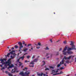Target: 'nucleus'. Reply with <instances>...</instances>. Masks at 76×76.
I'll list each match as a JSON object with an SVG mask.
<instances>
[{
  "label": "nucleus",
  "instance_id": "1",
  "mask_svg": "<svg viewBox=\"0 0 76 76\" xmlns=\"http://www.w3.org/2000/svg\"><path fill=\"white\" fill-rule=\"evenodd\" d=\"M0 61H1V63H2V65L4 64V66L1 69V70L5 69L7 67V66H9V65H10V64H11V61H10V59L8 60L7 61L5 62L4 61H6V59L5 58H4L3 59H1V58L0 59Z\"/></svg>",
  "mask_w": 76,
  "mask_h": 76
},
{
  "label": "nucleus",
  "instance_id": "2",
  "mask_svg": "<svg viewBox=\"0 0 76 76\" xmlns=\"http://www.w3.org/2000/svg\"><path fill=\"white\" fill-rule=\"evenodd\" d=\"M67 48V47L66 46L65 48L64 49V50L62 52L63 53V54L65 56H67V55H71V54H73V52L72 51H66Z\"/></svg>",
  "mask_w": 76,
  "mask_h": 76
},
{
  "label": "nucleus",
  "instance_id": "3",
  "mask_svg": "<svg viewBox=\"0 0 76 76\" xmlns=\"http://www.w3.org/2000/svg\"><path fill=\"white\" fill-rule=\"evenodd\" d=\"M30 74V72H28V71H27L24 73L22 71L20 72L19 74V75L21 76H28V75H29Z\"/></svg>",
  "mask_w": 76,
  "mask_h": 76
},
{
  "label": "nucleus",
  "instance_id": "4",
  "mask_svg": "<svg viewBox=\"0 0 76 76\" xmlns=\"http://www.w3.org/2000/svg\"><path fill=\"white\" fill-rule=\"evenodd\" d=\"M18 44L20 46L19 48L20 49L18 50V51L20 52V54H22V52L21 51V50H22V48H23V46L22 43L20 42H18Z\"/></svg>",
  "mask_w": 76,
  "mask_h": 76
},
{
  "label": "nucleus",
  "instance_id": "5",
  "mask_svg": "<svg viewBox=\"0 0 76 76\" xmlns=\"http://www.w3.org/2000/svg\"><path fill=\"white\" fill-rule=\"evenodd\" d=\"M75 56H69L68 58L66 57V56H65L64 57V58H65V60H67V59H70V58H74L75 57Z\"/></svg>",
  "mask_w": 76,
  "mask_h": 76
},
{
  "label": "nucleus",
  "instance_id": "6",
  "mask_svg": "<svg viewBox=\"0 0 76 76\" xmlns=\"http://www.w3.org/2000/svg\"><path fill=\"white\" fill-rule=\"evenodd\" d=\"M15 50H12L11 52L8 53L7 55V57H9V56L10 55V54H11L12 55H15Z\"/></svg>",
  "mask_w": 76,
  "mask_h": 76
},
{
  "label": "nucleus",
  "instance_id": "7",
  "mask_svg": "<svg viewBox=\"0 0 76 76\" xmlns=\"http://www.w3.org/2000/svg\"><path fill=\"white\" fill-rule=\"evenodd\" d=\"M25 58V56L23 55L22 56L20 57L19 58V59H21V60H23L24 58Z\"/></svg>",
  "mask_w": 76,
  "mask_h": 76
},
{
  "label": "nucleus",
  "instance_id": "8",
  "mask_svg": "<svg viewBox=\"0 0 76 76\" xmlns=\"http://www.w3.org/2000/svg\"><path fill=\"white\" fill-rule=\"evenodd\" d=\"M8 66H9L10 68H12V67H14V65L13 64H12L11 65H10H10H8Z\"/></svg>",
  "mask_w": 76,
  "mask_h": 76
},
{
  "label": "nucleus",
  "instance_id": "9",
  "mask_svg": "<svg viewBox=\"0 0 76 76\" xmlns=\"http://www.w3.org/2000/svg\"><path fill=\"white\" fill-rule=\"evenodd\" d=\"M71 50H73V49L72 48H69L67 49V51H71Z\"/></svg>",
  "mask_w": 76,
  "mask_h": 76
},
{
  "label": "nucleus",
  "instance_id": "10",
  "mask_svg": "<svg viewBox=\"0 0 76 76\" xmlns=\"http://www.w3.org/2000/svg\"><path fill=\"white\" fill-rule=\"evenodd\" d=\"M16 56V54H15V55H14L13 56L12 55L10 57H11V59H13V58H14V56Z\"/></svg>",
  "mask_w": 76,
  "mask_h": 76
},
{
  "label": "nucleus",
  "instance_id": "11",
  "mask_svg": "<svg viewBox=\"0 0 76 76\" xmlns=\"http://www.w3.org/2000/svg\"><path fill=\"white\" fill-rule=\"evenodd\" d=\"M65 59V58H63V60H62V61L61 62V64H64V59Z\"/></svg>",
  "mask_w": 76,
  "mask_h": 76
},
{
  "label": "nucleus",
  "instance_id": "12",
  "mask_svg": "<svg viewBox=\"0 0 76 76\" xmlns=\"http://www.w3.org/2000/svg\"><path fill=\"white\" fill-rule=\"evenodd\" d=\"M43 75V73H41V74L39 73L37 74V75L38 76H42Z\"/></svg>",
  "mask_w": 76,
  "mask_h": 76
},
{
  "label": "nucleus",
  "instance_id": "13",
  "mask_svg": "<svg viewBox=\"0 0 76 76\" xmlns=\"http://www.w3.org/2000/svg\"><path fill=\"white\" fill-rule=\"evenodd\" d=\"M74 45V42L73 41L71 42V44H70V45Z\"/></svg>",
  "mask_w": 76,
  "mask_h": 76
},
{
  "label": "nucleus",
  "instance_id": "14",
  "mask_svg": "<svg viewBox=\"0 0 76 76\" xmlns=\"http://www.w3.org/2000/svg\"><path fill=\"white\" fill-rule=\"evenodd\" d=\"M61 62H60V64H59L58 65L57 67H59L60 66H61Z\"/></svg>",
  "mask_w": 76,
  "mask_h": 76
},
{
  "label": "nucleus",
  "instance_id": "15",
  "mask_svg": "<svg viewBox=\"0 0 76 76\" xmlns=\"http://www.w3.org/2000/svg\"><path fill=\"white\" fill-rule=\"evenodd\" d=\"M38 61V59H34V60L33 61L34 62H37V61Z\"/></svg>",
  "mask_w": 76,
  "mask_h": 76
},
{
  "label": "nucleus",
  "instance_id": "16",
  "mask_svg": "<svg viewBox=\"0 0 76 76\" xmlns=\"http://www.w3.org/2000/svg\"><path fill=\"white\" fill-rule=\"evenodd\" d=\"M14 47L15 49H17L19 48V47L17 45H15Z\"/></svg>",
  "mask_w": 76,
  "mask_h": 76
},
{
  "label": "nucleus",
  "instance_id": "17",
  "mask_svg": "<svg viewBox=\"0 0 76 76\" xmlns=\"http://www.w3.org/2000/svg\"><path fill=\"white\" fill-rule=\"evenodd\" d=\"M52 72L51 73V74H53L54 73H56V71H55V70H53L52 71Z\"/></svg>",
  "mask_w": 76,
  "mask_h": 76
},
{
  "label": "nucleus",
  "instance_id": "18",
  "mask_svg": "<svg viewBox=\"0 0 76 76\" xmlns=\"http://www.w3.org/2000/svg\"><path fill=\"white\" fill-rule=\"evenodd\" d=\"M30 64H32V65H33V64H34V62L32 61V62H30Z\"/></svg>",
  "mask_w": 76,
  "mask_h": 76
},
{
  "label": "nucleus",
  "instance_id": "19",
  "mask_svg": "<svg viewBox=\"0 0 76 76\" xmlns=\"http://www.w3.org/2000/svg\"><path fill=\"white\" fill-rule=\"evenodd\" d=\"M65 62H66V63H67V64H69V63L70 62L69 61L67 60V61H65Z\"/></svg>",
  "mask_w": 76,
  "mask_h": 76
},
{
  "label": "nucleus",
  "instance_id": "20",
  "mask_svg": "<svg viewBox=\"0 0 76 76\" xmlns=\"http://www.w3.org/2000/svg\"><path fill=\"white\" fill-rule=\"evenodd\" d=\"M56 56H58V55L59 54V52H56Z\"/></svg>",
  "mask_w": 76,
  "mask_h": 76
},
{
  "label": "nucleus",
  "instance_id": "21",
  "mask_svg": "<svg viewBox=\"0 0 76 76\" xmlns=\"http://www.w3.org/2000/svg\"><path fill=\"white\" fill-rule=\"evenodd\" d=\"M28 50V48L25 49L23 51H24V52H26V51H27V50Z\"/></svg>",
  "mask_w": 76,
  "mask_h": 76
},
{
  "label": "nucleus",
  "instance_id": "22",
  "mask_svg": "<svg viewBox=\"0 0 76 76\" xmlns=\"http://www.w3.org/2000/svg\"><path fill=\"white\" fill-rule=\"evenodd\" d=\"M30 62V61H27V60H26V61H25V63H28V62Z\"/></svg>",
  "mask_w": 76,
  "mask_h": 76
},
{
  "label": "nucleus",
  "instance_id": "23",
  "mask_svg": "<svg viewBox=\"0 0 76 76\" xmlns=\"http://www.w3.org/2000/svg\"><path fill=\"white\" fill-rule=\"evenodd\" d=\"M27 69H28V68H27V67H25V69H23V70H27Z\"/></svg>",
  "mask_w": 76,
  "mask_h": 76
},
{
  "label": "nucleus",
  "instance_id": "24",
  "mask_svg": "<svg viewBox=\"0 0 76 76\" xmlns=\"http://www.w3.org/2000/svg\"><path fill=\"white\" fill-rule=\"evenodd\" d=\"M60 70V69H57V71L56 72H55V73H57L58 72V70Z\"/></svg>",
  "mask_w": 76,
  "mask_h": 76
},
{
  "label": "nucleus",
  "instance_id": "25",
  "mask_svg": "<svg viewBox=\"0 0 76 76\" xmlns=\"http://www.w3.org/2000/svg\"><path fill=\"white\" fill-rule=\"evenodd\" d=\"M42 62L44 63V64H43V65H42V66H44V65H45V61H43Z\"/></svg>",
  "mask_w": 76,
  "mask_h": 76
},
{
  "label": "nucleus",
  "instance_id": "26",
  "mask_svg": "<svg viewBox=\"0 0 76 76\" xmlns=\"http://www.w3.org/2000/svg\"><path fill=\"white\" fill-rule=\"evenodd\" d=\"M50 70V69L48 68H46V69H45V70Z\"/></svg>",
  "mask_w": 76,
  "mask_h": 76
},
{
  "label": "nucleus",
  "instance_id": "27",
  "mask_svg": "<svg viewBox=\"0 0 76 76\" xmlns=\"http://www.w3.org/2000/svg\"><path fill=\"white\" fill-rule=\"evenodd\" d=\"M58 73V75H60V74H61L62 73H63V72L61 71V72H60V73Z\"/></svg>",
  "mask_w": 76,
  "mask_h": 76
},
{
  "label": "nucleus",
  "instance_id": "28",
  "mask_svg": "<svg viewBox=\"0 0 76 76\" xmlns=\"http://www.w3.org/2000/svg\"><path fill=\"white\" fill-rule=\"evenodd\" d=\"M19 66H22V63L20 62H19Z\"/></svg>",
  "mask_w": 76,
  "mask_h": 76
},
{
  "label": "nucleus",
  "instance_id": "29",
  "mask_svg": "<svg viewBox=\"0 0 76 76\" xmlns=\"http://www.w3.org/2000/svg\"><path fill=\"white\" fill-rule=\"evenodd\" d=\"M8 75H9V76H13V75H12L11 74H10V73H9Z\"/></svg>",
  "mask_w": 76,
  "mask_h": 76
},
{
  "label": "nucleus",
  "instance_id": "30",
  "mask_svg": "<svg viewBox=\"0 0 76 76\" xmlns=\"http://www.w3.org/2000/svg\"><path fill=\"white\" fill-rule=\"evenodd\" d=\"M58 75V73H56V74H54L53 75V76H55V75Z\"/></svg>",
  "mask_w": 76,
  "mask_h": 76
},
{
  "label": "nucleus",
  "instance_id": "31",
  "mask_svg": "<svg viewBox=\"0 0 76 76\" xmlns=\"http://www.w3.org/2000/svg\"><path fill=\"white\" fill-rule=\"evenodd\" d=\"M49 55H50V53H47L46 55V56H48Z\"/></svg>",
  "mask_w": 76,
  "mask_h": 76
},
{
  "label": "nucleus",
  "instance_id": "32",
  "mask_svg": "<svg viewBox=\"0 0 76 76\" xmlns=\"http://www.w3.org/2000/svg\"><path fill=\"white\" fill-rule=\"evenodd\" d=\"M32 45V44H28L27 45V47H29V46H31Z\"/></svg>",
  "mask_w": 76,
  "mask_h": 76
},
{
  "label": "nucleus",
  "instance_id": "33",
  "mask_svg": "<svg viewBox=\"0 0 76 76\" xmlns=\"http://www.w3.org/2000/svg\"><path fill=\"white\" fill-rule=\"evenodd\" d=\"M63 43H64V44H66V41H64L63 42Z\"/></svg>",
  "mask_w": 76,
  "mask_h": 76
},
{
  "label": "nucleus",
  "instance_id": "34",
  "mask_svg": "<svg viewBox=\"0 0 76 76\" xmlns=\"http://www.w3.org/2000/svg\"><path fill=\"white\" fill-rule=\"evenodd\" d=\"M29 57H30V56H27V58H29Z\"/></svg>",
  "mask_w": 76,
  "mask_h": 76
},
{
  "label": "nucleus",
  "instance_id": "35",
  "mask_svg": "<svg viewBox=\"0 0 76 76\" xmlns=\"http://www.w3.org/2000/svg\"><path fill=\"white\" fill-rule=\"evenodd\" d=\"M13 69H12V73H15V71H13Z\"/></svg>",
  "mask_w": 76,
  "mask_h": 76
},
{
  "label": "nucleus",
  "instance_id": "36",
  "mask_svg": "<svg viewBox=\"0 0 76 76\" xmlns=\"http://www.w3.org/2000/svg\"><path fill=\"white\" fill-rule=\"evenodd\" d=\"M46 50H49V48H48V47H46Z\"/></svg>",
  "mask_w": 76,
  "mask_h": 76
},
{
  "label": "nucleus",
  "instance_id": "37",
  "mask_svg": "<svg viewBox=\"0 0 76 76\" xmlns=\"http://www.w3.org/2000/svg\"><path fill=\"white\" fill-rule=\"evenodd\" d=\"M30 67H34V65H33L32 66L29 65Z\"/></svg>",
  "mask_w": 76,
  "mask_h": 76
},
{
  "label": "nucleus",
  "instance_id": "38",
  "mask_svg": "<svg viewBox=\"0 0 76 76\" xmlns=\"http://www.w3.org/2000/svg\"><path fill=\"white\" fill-rule=\"evenodd\" d=\"M64 69V68L61 67V68H60V70H62V69Z\"/></svg>",
  "mask_w": 76,
  "mask_h": 76
},
{
  "label": "nucleus",
  "instance_id": "39",
  "mask_svg": "<svg viewBox=\"0 0 76 76\" xmlns=\"http://www.w3.org/2000/svg\"><path fill=\"white\" fill-rule=\"evenodd\" d=\"M35 56H33V57H32V59H33V58H34Z\"/></svg>",
  "mask_w": 76,
  "mask_h": 76
},
{
  "label": "nucleus",
  "instance_id": "40",
  "mask_svg": "<svg viewBox=\"0 0 76 76\" xmlns=\"http://www.w3.org/2000/svg\"><path fill=\"white\" fill-rule=\"evenodd\" d=\"M19 60H20V59H19H19H18V60H17V61H18V62H19Z\"/></svg>",
  "mask_w": 76,
  "mask_h": 76
},
{
  "label": "nucleus",
  "instance_id": "41",
  "mask_svg": "<svg viewBox=\"0 0 76 76\" xmlns=\"http://www.w3.org/2000/svg\"><path fill=\"white\" fill-rule=\"evenodd\" d=\"M38 45L40 46L41 45V43H38Z\"/></svg>",
  "mask_w": 76,
  "mask_h": 76
},
{
  "label": "nucleus",
  "instance_id": "42",
  "mask_svg": "<svg viewBox=\"0 0 76 76\" xmlns=\"http://www.w3.org/2000/svg\"><path fill=\"white\" fill-rule=\"evenodd\" d=\"M62 50V48H60L59 50V51Z\"/></svg>",
  "mask_w": 76,
  "mask_h": 76
},
{
  "label": "nucleus",
  "instance_id": "43",
  "mask_svg": "<svg viewBox=\"0 0 76 76\" xmlns=\"http://www.w3.org/2000/svg\"><path fill=\"white\" fill-rule=\"evenodd\" d=\"M52 68H53H53H54V67H53V66H50V69H52Z\"/></svg>",
  "mask_w": 76,
  "mask_h": 76
},
{
  "label": "nucleus",
  "instance_id": "44",
  "mask_svg": "<svg viewBox=\"0 0 76 76\" xmlns=\"http://www.w3.org/2000/svg\"><path fill=\"white\" fill-rule=\"evenodd\" d=\"M50 41L51 42H53V41H52V39H50Z\"/></svg>",
  "mask_w": 76,
  "mask_h": 76
},
{
  "label": "nucleus",
  "instance_id": "45",
  "mask_svg": "<svg viewBox=\"0 0 76 76\" xmlns=\"http://www.w3.org/2000/svg\"><path fill=\"white\" fill-rule=\"evenodd\" d=\"M40 48V47H37V49H39Z\"/></svg>",
  "mask_w": 76,
  "mask_h": 76
},
{
  "label": "nucleus",
  "instance_id": "46",
  "mask_svg": "<svg viewBox=\"0 0 76 76\" xmlns=\"http://www.w3.org/2000/svg\"><path fill=\"white\" fill-rule=\"evenodd\" d=\"M26 54H28V53H26L24 54L23 56H25V55H26Z\"/></svg>",
  "mask_w": 76,
  "mask_h": 76
},
{
  "label": "nucleus",
  "instance_id": "47",
  "mask_svg": "<svg viewBox=\"0 0 76 76\" xmlns=\"http://www.w3.org/2000/svg\"><path fill=\"white\" fill-rule=\"evenodd\" d=\"M0 66H1V67H3V65H0Z\"/></svg>",
  "mask_w": 76,
  "mask_h": 76
},
{
  "label": "nucleus",
  "instance_id": "48",
  "mask_svg": "<svg viewBox=\"0 0 76 76\" xmlns=\"http://www.w3.org/2000/svg\"><path fill=\"white\" fill-rule=\"evenodd\" d=\"M23 45L25 44V42H23Z\"/></svg>",
  "mask_w": 76,
  "mask_h": 76
},
{
  "label": "nucleus",
  "instance_id": "49",
  "mask_svg": "<svg viewBox=\"0 0 76 76\" xmlns=\"http://www.w3.org/2000/svg\"><path fill=\"white\" fill-rule=\"evenodd\" d=\"M14 49V47H13L12 48H11V50H13Z\"/></svg>",
  "mask_w": 76,
  "mask_h": 76
},
{
  "label": "nucleus",
  "instance_id": "50",
  "mask_svg": "<svg viewBox=\"0 0 76 76\" xmlns=\"http://www.w3.org/2000/svg\"><path fill=\"white\" fill-rule=\"evenodd\" d=\"M64 65L65 66H66V64H64Z\"/></svg>",
  "mask_w": 76,
  "mask_h": 76
},
{
  "label": "nucleus",
  "instance_id": "51",
  "mask_svg": "<svg viewBox=\"0 0 76 76\" xmlns=\"http://www.w3.org/2000/svg\"><path fill=\"white\" fill-rule=\"evenodd\" d=\"M5 73H7V71H5Z\"/></svg>",
  "mask_w": 76,
  "mask_h": 76
},
{
  "label": "nucleus",
  "instance_id": "52",
  "mask_svg": "<svg viewBox=\"0 0 76 76\" xmlns=\"http://www.w3.org/2000/svg\"><path fill=\"white\" fill-rule=\"evenodd\" d=\"M25 46H27V45L26 44H24Z\"/></svg>",
  "mask_w": 76,
  "mask_h": 76
},
{
  "label": "nucleus",
  "instance_id": "53",
  "mask_svg": "<svg viewBox=\"0 0 76 76\" xmlns=\"http://www.w3.org/2000/svg\"><path fill=\"white\" fill-rule=\"evenodd\" d=\"M43 76H45V74H43Z\"/></svg>",
  "mask_w": 76,
  "mask_h": 76
},
{
  "label": "nucleus",
  "instance_id": "54",
  "mask_svg": "<svg viewBox=\"0 0 76 76\" xmlns=\"http://www.w3.org/2000/svg\"><path fill=\"white\" fill-rule=\"evenodd\" d=\"M50 57L49 56H48L47 58H49Z\"/></svg>",
  "mask_w": 76,
  "mask_h": 76
},
{
  "label": "nucleus",
  "instance_id": "55",
  "mask_svg": "<svg viewBox=\"0 0 76 76\" xmlns=\"http://www.w3.org/2000/svg\"><path fill=\"white\" fill-rule=\"evenodd\" d=\"M10 66H9V67H8V69H10Z\"/></svg>",
  "mask_w": 76,
  "mask_h": 76
},
{
  "label": "nucleus",
  "instance_id": "56",
  "mask_svg": "<svg viewBox=\"0 0 76 76\" xmlns=\"http://www.w3.org/2000/svg\"><path fill=\"white\" fill-rule=\"evenodd\" d=\"M31 50H33V48H31Z\"/></svg>",
  "mask_w": 76,
  "mask_h": 76
},
{
  "label": "nucleus",
  "instance_id": "57",
  "mask_svg": "<svg viewBox=\"0 0 76 76\" xmlns=\"http://www.w3.org/2000/svg\"><path fill=\"white\" fill-rule=\"evenodd\" d=\"M60 41V40H58V41H57V42H59Z\"/></svg>",
  "mask_w": 76,
  "mask_h": 76
},
{
  "label": "nucleus",
  "instance_id": "58",
  "mask_svg": "<svg viewBox=\"0 0 76 76\" xmlns=\"http://www.w3.org/2000/svg\"><path fill=\"white\" fill-rule=\"evenodd\" d=\"M2 72H3L4 73V70H3V71H2Z\"/></svg>",
  "mask_w": 76,
  "mask_h": 76
},
{
  "label": "nucleus",
  "instance_id": "59",
  "mask_svg": "<svg viewBox=\"0 0 76 76\" xmlns=\"http://www.w3.org/2000/svg\"><path fill=\"white\" fill-rule=\"evenodd\" d=\"M11 51V50H9V51Z\"/></svg>",
  "mask_w": 76,
  "mask_h": 76
},
{
  "label": "nucleus",
  "instance_id": "60",
  "mask_svg": "<svg viewBox=\"0 0 76 76\" xmlns=\"http://www.w3.org/2000/svg\"><path fill=\"white\" fill-rule=\"evenodd\" d=\"M29 51H31V50L29 49Z\"/></svg>",
  "mask_w": 76,
  "mask_h": 76
},
{
  "label": "nucleus",
  "instance_id": "61",
  "mask_svg": "<svg viewBox=\"0 0 76 76\" xmlns=\"http://www.w3.org/2000/svg\"><path fill=\"white\" fill-rule=\"evenodd\" d=\"M75 62H76V60H75Z\"/></svg>",
  "mask_w": 76,
  "mask_h": 76
},
{
  "label": "nucleus",
  "instance_id": "62",
  "mask_svg": "<svg viewBox=\"0 0 76 76\" xmlns=\"http://www.w3.org/2000/svg\"><path fill=\"white\" fill-rule=\"evenodd\" d=\"M69 75H68L67 76H69Z\"/></svg>",
  "mask_w": 76,
  "mask_h": 76
},
{
  "label": "nucleus",
  "instance_id": "63",
  "mask_svg": "<svg viewBox=\"0 0 76 76\" xmlns=\"http://www.w3.org/2000/svg\"><path fill=\"white\" fill-rule=\"evenodd\" d=\"M75 60H76V58H75Z\"/></svg>",
  "mask_w": 76,
  "mask_h": 76
},
{
  "label": "nucleus",
  "instance_id": "64",
  "mask_svg": "<svg viewBox=\"0 0 76 76\" xmlns=\"http://www.w3.org/2000/svg\"><path fill=\"white\" fill-rule=\"evenodd\" d=\"M13 76H16V75H13Z\"/></svg>",
  "mask_w": 76,
  "mask_h": 76
}]
</instances>
